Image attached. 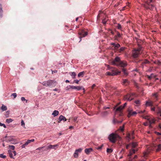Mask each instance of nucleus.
<instances>
[{
    "mask_svg": "<svg viewBox=\"0 0 161 161\" xmlns=\"http://www.w3.org/2000/svg\"><path fill=\"white\" fill-rule=\"evenodd\" d=\"M127 104V103H125L124 104L123 106L121 105L117 108H116L117 106V105L114 107V109L115 110V113L116 117L121 116L123 115V110L125 107L126 106Z\"/></svg>",
    "mask_w": 161,
    "mask_h": 161,
    "instance_id": "1",
    "label": "nucleus"
},
{
    "mask_svg": "<svg viewBox=\"0 0 161 161\" xmlns=\"http://www.w3.org/2000/svg\"><path fill=\"white\" fill-rule=\"evenodd\" d=\"M111 63L112 65L120 66L122 67H124L127 65L126 63H124L121 61L120 58L118 57H116L115 59L111 62Z\"/></svg>",
    "mask_w": 161,
    "mask_h": 161,
    "instance_id": "2",
    "label": "nucleus"
},
{
    "mask_svg": "<svg viewBox=\"0 0 161 161\" xmlns=\"http://www.w3.org/2000/svg\"><path fill=\"white\" fill-rule=\"evenodd\" d=\"M109 139L110 141L112 143L115 142L117 138L120 139V136L117 134L113 133L111 134L109 136Z\"/></svg>",
    "mask_w": 161,
    "mask_h": 161,
    "instance_id": "3",
    "label": "nucleus"
},
{
    "mask_svg": "<svg viewBox=\"0 0 161 161\" xmlns=\"http://www.w3.org/2000/svg\"><path fill=\"white\" fill-rule=\"evenodd\" d=\"M42 84L44 86H55L56 85V82L53 80H49L47 81L43 82Z\"/></svg>",
    "mask_w": 161,
    "mask_h": 161,
    "instance_id": "4",
    "label": "nucleus"
},
{
    "mask_svg": "<svg viewBox=\"0 0 161 161\" xmlns=\"http://www.w3.org/2000/svg\"><path fill=\"white\" fill-rule=\"evenodd\" d=\"M108 70L111 71V72L112 73L115 74V75H119L120 74V72L116 69V68L110 67L109 65H108Z\"/></svg>",
    "mask_w": 161,
    "mask_h": 161,
    "instance_id": "5",
    "label": "nucleus"
},
{
    "mask_svg": "<svg viewBox=\"0 0 161 161\" xmlns=\"http://www.w3.org/2000/svg\"><path fill=\"white\" fill-rule=\"evenodd\" d=\"M79 37L81 38L82 37H84L87 35L88 33L86 31L85 29L80 30L78 33Z\"/></svg>",
    "mask_w": 161,
    "mask_h": 161,
    "instance_id": "6",
    "label": "nucleus"
},
{
    "mask_svg": "<svg viewBox=\"0 0 161 161\" xmlns=\"http://www.w3.org/2000/svg\"><path fill=\"white\" fill-rule=\"evenodd\" d=\"M137 146V144L136 142H131V155L132 154L135 153V152L137 151L138 149L136 148L134 149H132V148H136Z\"/></svg>",
    "mask_w": 161,
    "mask_h": 161,
    "instance_id": "7",
    "label": "nucleus"
},
{
    "mask_svg": "<svg viewBox=\"0 0 161 161\" xmlns=\"http://www.w3.org/2000/svg\"><path fill=\"white\" fill-rule=\"evenodd\" d=\"M140 50L141 49L139 48L133 51L132 52V56L134 58H136L138 57Z\"/></svg>",
    "mask_w": 161,
    "mask_h": 161,
    "instance_id": "8",
    "label": "nucleus"
},
{
    "mask_svg": "<svg viewBox=\"0 0 161 161\" xmlns=\"http://www.w3.org/2000/svg\"><path fill=\"white\" fill-rule=\"evenodd\" d=\"M82 150V148H80L75 150L74 154V157L75 158H77L78 156V153H80Z\"/></svg>",
    "mask_w": 161,
    "mask_h": 161,
    "instance_id": "9",
    "label": "nucleus"
},
{
    "mask_svg": "<svg viewBox=\"0 0 161 161\" xmlns=\"http://www.w3.org/2000/svg\"><path fill=\"white\" fill-rule=\"evenodd\" d=\"M35 141L34 139H32L31 140H28L27 142L24 144L22 145L21 146V147L22 148H24L29 143L33 142Z\"/></svg>",
    "mask_w": 161,
    "mask_h": 161,
    "instance_id": "10",
    "label": "nucleus"
},
{
    "mask_svg": "<svg viewBox=\"0 0 161 161\" xmlns=\"http://www.w3.org/2000/svg\"><path fill=\"white\" fill-rule=\"evenodd\" d=\"M5 138V141L6 142H11L14 140L13 136H6Z\"/></svg>",
    "mask_w": 161,
    "mask_h": 161,
    "instance_id": "11",
    "label": "nucleus"
},
{
    "mask_svg": "<svg viewBox=\"0 0 161 161\" xmlns=\"http://www.w3.org/2000/svg\"><path fill=\"white\" fill-rule=\"evenodd\" d=\"M58 145L56 144L53 145H49L47 149H56L58 148Z\"/></svg>",
    "mask_w": 161,
    "mask_h": 161,
    "instance_id": "12",
    "label": "nucleus"
},
{
    "mask_svg": "<svg viewBox=\"0 0 161 161\" xmlns=\"http://www.w3.org/2000/svg\"><path fill=\"white\" fill-rule=\"evenodd\" d=\"M82 88L83 87L82 86H71V88L76 89L77 90V91H79L81 90Z\"/></svg>",
    "mask_w": 161,
    "mask_h": 161,
    "instance_id": "13",
    "label": "nucleus"
},
{
    "mask_svg": "<svg viewBox=\"0 0 161 161\" xmlns=\"http://www.w3.org/2000/svg\"><path fill=\"white\" fill-rule=\"evenodd\" d=\"M66 119L62 115H61L60 116L59 118L58 119V122H60L62 121H66Z\"/></svg>",
    "mask_w": 161,
    "mask_h": 161,
    "instance_id": "14",
    "label": "nucleus"
},
{
    "mask_svg": "<svg viewBox=\"0 0 161 161\" xmlns=\"http://www.w3.org/2000/svg\"><path fill=\"white\" fill-rule=\"evenodd\" d=\"M92 151V149L91 148H86L85 150V152L87 155L90 154V153Z\"/></svg>",
    "mask_w": 161,
    "mask_h": 161,
    "instance_id": "15",
    "label": "nucleus"
},
{
    "mask_svg": "<svg viewBox=\"0 0 161 161\" xmlns=\"http://www.w3.org/2000/svg\"><path fill=\"white\" fill-rule=\"evenodd\" d=\"M151 2H150V1H149V0L147 1V3L148 5V8H150L151 9H152L154 8V6L152 4H150V3Z\"/></svg>",
    "mask_w": 161,
    "mask_h": 161,
    "instance_id": "16",
    "label": "nucleus"
},
{
    "mask_svg": "<svg viewBox=\"0 0 161 161\" xmlns=\"http://www.w3.org/2000/svg\"><path fill=\"white\" fill-rule=\"evenodd\" d=\"M129 81L127 79H125L123 80V82L122 83V84L124 86H126L129 84Z\"/></svg>",
    "mask_w": 161,
    "mask_h": 161,
    "instance_id": "17",
    "label": "nucleus"
},
{
    "mask_svg": "<svg viewBox=\"0 0 161 161\" xmlns=\"http://www.w3.org/2000/svg\"><path fill=\"white\" fill-rule=\"evenodd\" d=\"M146 106H153V102L151 101H146Z\"/></svg>",
    "mask_w": 161,
    "mask_h": 161,
    "instance_id": "18",
    "label": "nucleus"
},
{
    "mask_svg": "<svg viewBox=\"0 0 161 161\" xmlns=\"http://www.w3.org/2000/svg\"><path fill=\"white\" fill-rule=\"evenodd\" d=\"M130 135L129 133H127L125 137V139L128 142H129L130 140Z\"/></svg>",
    "mask_w": 161,
    "mask_h": 161,
    "instance_id": "19",
    "label": "nucleus"
},
{
    "mask_svg": "<svg viewBox=\"0 0 161 161\" xmlns=\"http://www.w3.org/2000/svg\"><path fill=\"white\" fill-rule=\"evenodd\" d=\"M69 74L71 76L73 79H75L76 75L75 72H70Z\"/></svg>",
    "mask_w": 161,
    "mask_h": 161,
    "instance_id": "20",
    "label": "nucleus"
},
{
    "mask_svg": "<svg viewBox=\"0 0 161 161\" xmlns=\"http://www.w3.org/2000/svg\"><path fill=\"white\" fill-rule=\"evenodd\" d=\"M117 35L115 36L114 38L115 40H118V38L121 37V36L120 34L118 32H117Z\"/></svg>",
    "mask_w": 161,
    "mask_h": 161,
    "instance_id": "21",
    "label": "nucleus"
},
{
    "mask_svg": "<svg viewBox=\"0 0 161 161\" xmlns=\"http://www.w3.org/2000/svg\"><path fill=\"white\" fill-rule=\"evenodd\" d=\"M131 97V95L130 94H128L127 95H126L125 97L124 98L127 100H128L129 101H131V99H130V97Z\"/></svg>",
    "mask_w": 161,
    "mask_h": 161,
    "instance_id": "22",
    "label": "nucleus"
},
{
    "mask_svg": "<svg viewBox=\"0 0 161 161\" xmlns=\"http://www.w3.org/2000/svg\"><path fill=\"white\" fill-rule=\"evenodd\" d=\"M59 114V112L57 110H54L52 114L53 115L54 117L57 116Z\"/></svg>",
    "mask_w": 161,
    "mask_h": 161,
    "instance_id": "23",
    "label": "nucleus"
},
{
    "mask_svg": "<svg viewBox=\"0 0 161 161\" xmlns=\"http://www.w3.org/2000/svg\"><path fill=\"white\" fill-rule=\"evenodd\" d=\"M1 109L3 111H4L7 110V108L6 106L4 105L3 104H2V106L1 107Z\"/></svg>",
    "mask_w": 161,
    "mask_h": 161,
    "instance_id": "24",
    "label": "nucleus"
},
{
    "mask_svg": "<svg viewBox=\"0 0 161 161\" xmlns=\"http://www.w3.org/2000/svg\"><path fill=\"white\" fill-rule=\"evenodd\" d=\"M85 73V72L84 71H82L80 72L78 75V76L79 77L81 76L83 77L84 75V74Z\"/></svg>",
    "mask_w": 161,
    "mask_h": 161,
    "instance_id": "25",
    "label": "nucleus"
},
{
    "mask_svg": "<svg viewBox=\"0 0 161 161\" xmlns=\"http://www.w3.org/2000/svg\"><path fill=\"white\" fill-rule=\"evenodd\" d=\"M113 121L114 123H120L122 122V120L119 121L116 119H114Z\"/></svg>",
    "mask_w": 161,
    "mask_h": 161,
    "instance_id": "26",
    "label": "nucleus"
},
{
    "mask_svg": "<svg viewBox=\"0 0 161 161\" xmlns=\"http://www.w3.org/2000/svg\"><path fill=\"white\" fill-rule=\"evenodd\" d=\"M106 74L108 75H111V76L115 75V74H114V73H112L110 72H107L106 73Z\"/></svg>",
    "mask_w": 161,
    "mask_h": 161,
    "instance_id": "27",
    "label": "nucleus"
},
{
    "mask_svg": "<svg viewBox=\"0 0 161 161\" xmlns=\"http://www.w3.org/2000/svg\"><path fill=\"white\" fill-rule=\"evenodd\" d=\"M127 116L129 118L131 116V110L130 108H128L127 111Z\"/></svg>",
    "mask_w": 161,
    "mask_h": 161,
    "instance_id": "28",
    "label": "nucleus"
},
{
    "mask_svg": "<svg viewBox=\"0 0 161 161\" xmlns=\"http://www.w3.org/2000/svg\"><path fill=\"white\" fill-rule=\"evenodd\" d=\"M148 121H149V124H150L154 123L155 121V120L153 119H149V120H148Z\"/></svg>",
    "mask_w": 161,
    "mask_h": 161,
    "instance_id": "29",
    "label": "nucleus"
},
{
    "mask_svg": "<svg viewBox=\"0 0 161 161\" xmlns=\"http://www.w3.org/2000/svg\"><path fill=\"white\" fill-rule=\"evenodd\" d=\"M120 47V45L119 44H116L114 47V49L115 50H117L118 48H119Z\"/></svg>",
    "mask_w": 161,
    "mask_h": 161,
    "instance_id": "30",
    "label": "nucleus"
},
{
    "mask_svg": "<svg viewBox=\"0 0 161 161\" xmlns=\"http://www.w3.org/2000/svg\"><path fill=\"white\" fill-rule=\"evenodd\" d=\"M8 153L9 154V156L11 158H13V154L12 153V152L11 150H8Z\"/></svg>",
    "mask_w": 161,
    "mask_h": 161,
    "instance_id": "31",
    "label": "nucleus"
},
{
    "mask_svg": "<svg viewBox=\"0 0 161 161\" xmlns=\"http://www.w3.org/2000/svg\"><path fill=\"white\" fill-rule=\"evenodd\" d=\"M13 120L11 118L9 119H7L6 120V122L8 124L10 123L11 122H12L13 121Z\"/></svg>",
    "mask_w": 161,
    "mask_h": 161,
    "instance_id": "32",
    "label": "nucleus"
},
{
    "mask_svg": "<svg viewBox=\"0 0 161 161\" xmlns=\"http://www.w3.org/2000/svg\"><path fill=\"white\" fill-rule=\"evenodd\" d=\"M119 131H120L121 132H123L124 130V126H121L118 129Z\"/></svg>",
    "mask_w": 161,
    "mask_h": 161,
    "instance_id": "33",
    "label": "nucleus"
},
{
    "mask_svg": "<svg viewBox=\"0 0 161 161\" xmlns=\"http://www.w3.org/2000/svg\"><path fill=\"white\" fill-rule=\"evenodd\" d=\"M3 12V10L2 9V7L1 4H0V15L1 17L2 16V14Z\"/></svg>",
    "mask_w": 161,
    "mask_h": 161,
    "instance_id": "34",
    "label": "nucleus"
},
{
    "mask_svg": "<svg viewBox=\"0 0 161 161\" xmlns=\"http://www.w3.org/2000/svg\"><path fill=\"white\" fill-rule=\"evenodd\" d=\"M161 150V144H159L158 145V148L156 149V151L157 152H158L160 151Z\"/></svg>",
    "mask_w": 161,
    "mask_h": 161,
    "instance_id": "35",
    "label": "nucleus"
},
{
    "mask_svg": "<svg viewBox=\"0 0 161 161\" xmlns=\"http://www.w3.org/2000/svg\"><path fill=\"white\" fill-rule=\"evenodd\" d=\"M9 112L8 111L6 112L5 113V114H4L5 115V116L6 118L8 117V116H9Z\"/></svg>",
    "mask_w": 161,
    "mask_h": 161,
    "instance_id": "36",
    "label": "nucleus"
},
{
    "mask_svg": "<svg viewBox=\"0 0 161 161\" xmlns=\"http://www.w3.org/2000/svg\"><path fill=\"white\" fill-rule=\"evenodd\" d=\"M149 79H151L153 77H155V76L153 74H152L150 75H147Z\"/></svg>",
    "mask_w": 161,
    "mask_h": 161,
    "instance_id": "37",
    "label": "nucleus"
},
{
    "mask_svg": "<svg viewBox=\"0 0 161 161\" xmlns=\"http://www.w3.org/2000/svg\"><path fill=\"white\" fill-rule=\"evenodd\" d=\"M122 71L123 72V73L125 75H127V73L126 71L124 68H123L122 69Z\"/></svg>",
    "mask_w": 161,
    "mask_h": 161,
    "instance_id": "38",
    "label": "nucleus"
},
{
    "mask_svg": "<svg viewBox=\"0 0 161 161\" xmlns=\"http://www.w3.org/2000/svg\"><path fill=\"white\" fill-rule=\"evenodd\" d=\"M9 148L11 149H12L13 150H14L15 148V147L13 145H9L8 146Z\"/></svg>",
    "mask_w": 161,
    "mask_h": 161,
    "instance_id": "39",
    "label": "nucleus"
},
{
    "mask_svg": "<svg viewBox=\"0 0 161 161\" xmlns=\"http://www.w3.org/2000/svg\"><path fill=\"white\" fill-rule=\"evenodd\" d=\"M149 61H148L147 60H145L142 62V64H149Z\"/></svg>",
    "mask_w": 161,
    "mask_h": 161,
    "instance_id": "40",
    "label": "nucleus"
},
{
    "mask_svg": "<svg viewBox=\"0 0 161 161\" xmlns=\"http://www.w3.org/2000/svg\"><path fill=\"white\" fill-rule=\"evenodd\" d=\"M134 103H135V104L137 105H139L140 104V100H137L135 101Z\"/></svg>",
    "mask_w": 161,
    "mask_h": 161,
    "instance_id": "41",
    "label": "nucleus"
},
{
    "mask_svg": "<svg viewBox=\"0 0 161 161\" xmlns=\"http://www.w3.org/2000/svg\"><path fill=\"white\" fill-rule=\"evenodd\" d=\"M157 113L158 114H159L161 113V108L159 107L158 108V111Z\"/></svg>",
    "mask_w": 161,
    "mask_h": 161,
    "instance_id": "42",
    "label": "nucleus"
},
{
    "mask_svg": "<svg viewBox=\"0 0 161 161\" xmlns=\"http://www.w3.org/2000/svg\"><path fill=\"white\" fill-rule=\"evenodd\" d=\"M108 113L107 111H104L102 113V114L103 115H105L108 114Z\"/></svg>",
    "mask_w": 161,
    "mask_h": 161,
    "instance_id": "43",
    "label": "nucleus"
},
{
    "mask_svg": "<svg viewBox=\"0 0 161 161\" xmlns=\"http://www.w3.org/2000/svg\"><path fill=\"white\" fill-rule=\"evenodd\" d=\"M125 48L124 47H121L120 48V49L119 50V53L121 52L122 51H123L124 50Z\"/></svg>",
    "mask_w": 161,
    "mask_h": 161,
    "instance_id": "44",
    "label": "nucleus"
},
{
    "mask_svg": "<svg viewBox=\"0 0 161 161\" xmlns=\"http://www.w3.org/2000/svg\"><path fill=\"white\" fill-rule=\"evenodd\" d=\"M113 151V150L110 148H108L107 150V153H111Z\"/></svg>",
    "mask_w": 161,
    "mask_h": 161,
    "instance_id": "45",
    "label": "nucleus"
},
{
    "mask_svg": "<svg viewBox=\"0 0 161 161\" xmlns=\"http://www.w3.org/2000/svg\"><path fill=\"white\" fill-rule=\"evenodd\" d=\"M137 114V112L136 111L131 112V116H135Z\"/></svg>",
    "mask_w": 161,
    "mask_h": 161,
    "instance_id": "46",
    "label": "nucleus"
},
{
    "mask_svg": "<svg viewBox=\"0 0 161 161\" xmlns=\"http://www.w3.org/2000/svg\"><path fill=\"white\" fill-rule=\"evenodd\" d=\"M117 28L121 30V25L119 24H118L117 26Z\"/></svg>",
    "mask_w": 161,
    "mask_h": 161,
    "instance_id": "47",
    "label": "nucleus"
},
{
    "mask_svg": "<svg viewBox=\"0 0 161 161\" xmlns=\"http://www.w3.org/2000/svg\"><path fill=\"white\" fill-rule=\"evenodd\" d=\"M0 157L1 158H6V156L5 155H4L3 154H0Z\"/></svg>",
    "mask_w": 161,
    "mask_h": 161,
    "instance_id": "48",
    "label": "nucleus"
},
{
    "mask_svg": "<svg viewBox=\"0 0 161 161\" xmlns=\"http://www.w3.org/2000/svg\"><path fill=\"white\" fill-rule=\"evenodd\" d=\"M103 146V145H102L101 146L98 147L96 148V149L97 150H100L102 149Z\"/></svg>",
    "mask_w": 161,
    "mask_h": 161,
    "instance_id": "49",
    "label": "nucleus"
},
{
    "mask_svg": "<svg viewBox=\"0 0 161 161\" xmlns=\"http://www.w3.org/2000/svg\"><path fill=\"white\" fill-rule=\"evenodd\" d=\"M71 86H70V85H69V86H67L66 87V88H65V89H66V90H69V89L71 88Z\"/></svg>",
    "mask_w": 161,
    "mask_h": 161,
    "instance_id": "50",
    "label": "nucleus"
},
{
    "mask_svg": "<svg viewBox=\"0 0 161 161\" xmlns=\"http://www.w3.org/2000/svg\"><path fill=\"white\" fill-rule=\"evenodd\" d=\"M106 22L107 20H106V19H103L102 21V23L104 24H106Z\"/></svg>",
    "mask_w": 161,
    "mask_h": 161,
    "instance_id": "51",
    "label": "nucleus"
},
{
    "mask_svg": "<svg viewBox=\"0 0 161 161\" xmlns=\"http://www.w3.org/2000/svg\"><path fill=\"white\" fill-rule=\"evenodd\" d=\"M80 80H74V82H75L77 84H78Z\"/></svg>",
    "mask_w": 161,
    "mask_h": 161,
    "instance_id": "52",
    "label": "nucleus"
},
{
    "mask_svg": "<svg viewBox=\"0 0 161 161\" xmlns=\"http://www.w3.org/2000/svg\"><path fill=\"white\" fill-rule=\"evenodd\" d=\"M152 96H155V97H157V93H155L154 94H152Z\"/></svg>",
    "mask_w": 161,
    "mask_h": 161,
    "instance_id": "53",
    "label": "nucleus"
},
{
    "mask_svg": "<svg viewBox=\"0 0 161 161\" xmlns=\"http://www.w3.org/2000/svg\"><path fill=\"white\" fill-rule=\"evenodd\" d=\"M143 118L145 119H147V120H149V118H148V116H144L143 117Z\"/></svg>",
    "mask_w": 161,
    "mask_h": 161,
    "instance_id": "54",
    "label": "nucleus"
},
{
    "mask_svg": "<svg viewBox=\"0 0 161 161\" xmlns=\"http://www.w3.org/2000/svg\"><path fill=\"white\" fill-rule=\"evenodd\" d=\"M21 100L23 101L26 100L25 98L24 97H21ZM27 100H26V103L27 102Z\"/></svg>",
    "mask_w": 161,
    "mask_h": 161,
    "instance_id": "55",
    "label": "nucleus"
},
{
    "mask_svg": "<svg viewBox=\"0 0 161 161\" xmlns=\"http://www.w3.org/2000/svg\"><path fill=\"white\" fill-rule=\"evenodd\" d=\"M12 95L14 97V98H15L17 96V94L16 93H14L12 94Z\"/></svg>",
    "mask_w": 161,
    "mask_h": 161,
    "instance_id": "56",
    "label": "nucleus"
},
{
    "mask_svg": "<svg viewBox=\"0 0 161 161\" xmlns=\"http://www.w3.org/2000/svg\"><path fill=\"white\" fill-rule=\"evenodd\" d=\"M109 32H110V33L112 35H114V32L111 30H110L109 31Z\"/></svg>",
    "mask_w": 161,
    "mask_h": 161,
    "instance_id": "57",
    "label": "nucleus"
},
{
    "mask_svg": "<svg viewBox=\"0 0 161 161\" xmlns=\"http://www.w3.org/2000/svg\"><path fill=\"white\" fill-rule=\"evenodd\" d=\"M124 152V150L123 149H122L120 152V153L121 154H123Z\"/></svg>",
    "mask_w": 161,
    "mask_h": 161,
    "instance_id": "58",
    "label": "nucleus"
},
{
    "mask_svg": "<svg viewBox=\"0 0 161 161\" xmlns=\"http://www.w3.org/2000/svg\"><path fill=\"white\" fill-rule=\"evenodd\" d=\"M77 119V117H75L73 119V120L74 121H76Z\"/></svg>",
    "mask_w": 161,
    "mask_h": 161,
    "instance_id": "59",
    "label": "nucleus"
},
{
    "mask_svg": "<svg viewBox=\"0 0 161 161\" xmlns=\"http://www.w3.org/2000/svg\"><path fill=\"white\" fill-rule=\"evenodd\" d=\"M21 125L22 126H23V125H25L24 122V121L22 120L21 121Z\"/></svg>",
    "mask_w": 161,
    "mask_h": 161,
    "instance_id": "60",
    "label": "nucleus"
},
{
    "mask_svg": "<svg viewBox=\"0 0 161 161\" xmlns=\"http://www.w3.org/2000/svg\"><path fill=\"white\" fill-rule=\"evenodd\" d=\"M130 143L129 144H128L126 146V148L127 149H128L129 146H130Z\"/></svg>",
    "mask_w": 161,
    "mask_h": 161,
    "instance_id": "61",
    "label": "nucleus"
},
{
    "mask_svg": "<svg viewBox=\"0 0 161 161\" xmlns=\"http://www.w3.org/2000/svg\"><path fill=\"white\" fill-rule=\"evenodd\" d=\"M12 153L14 154V156H15L16 154V153L15 151H14L12 152Z\"/></svg>",
    "mask_w": 161,
    "mask_h": 161,
    "instance_id": "62",
    "label": "nucleus"
},
{
    "mask_svg": "<svg viewBox=\"0 0 161 161\" xmlns=\"http://www.w3.org/2000/svg\"><path fill=\"white\" fill-rule=\"evenodd\" d=\"M130 156H131V150H129V154L128 155V156L130 158Z\"/></svg>",
    "mask_w": 161,
    "mask_h": 161,
    "instance_id": "63",
    "label": "nucleus"
},
{
    "mask_svg": "<svg viewBox=\"0 0 161 161\" xmlns=\"http://www.w3.org/2000/svg\"><path fill=\"white\" fill-rule=\"evenodd\" d=\"M134 85H135V86L136 87H138V86L137 84L135 82Z\"/></svg>",
    "mask_w": 161,
    "mask_h": 161,
    "instance_id": "64",
    "label": "nucleus"
}]
</instances>
